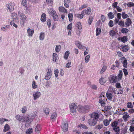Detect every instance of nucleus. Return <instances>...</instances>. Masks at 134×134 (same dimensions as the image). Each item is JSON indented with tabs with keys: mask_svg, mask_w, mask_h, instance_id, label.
<instances>
[{
	"mask_svg": "<svg viewBox=\"0 0 134 134\" xmlns=\"http://www.w3.org/2000/svg\"><path fill=\"white\" fill-rule=\"evenodd\" d=\"M47 12L48 13L53 17L54 21H57L58 19V15H57L56 12L53 8H49L47 9Z\"/></svg>",
	"mask_w": 134,
	"mask_h": 134,
	"instance_id": "nucleus-1",
	"label": "nucleus"
},
{
	"mask_svg": "<svg viewBox=\"0 0 134 134\" xmlns=\"http://www.w3.org/2000/svg\"><path fill=\"white\" fill-rule=\"evenodd\" d=\"M61 128L63 132H66L67 131V122L66 119L63 120V122L61 126Z\"/></svg>",
	"mask_w": 134,
	"mask_h": 134,
	"instance_id": "nucleus-2",
	"label": "nucleus"
},
{
	"mask_svg": "<svg viewBox=\"0 0 134 134\" xmlns=\"http://www.w3.org/2000/svg\"><path fill=\"white\" fill-rule=\"evenodd\" d=\"M69 107L70 111L74 113L76 112V104L74 103H72L70 104Z\"/></svg>",
	"mask_w": 134,
	"mask_h": 134,
	"instance_id": "nucleus-3",
	"label": "nucleus"
},
{
	"mask_svg": "<svg viewBox=\"0 0 134 134\" xmlns=\"http://www.w3.org/2000/svg\"><path fill=\"white\" fill-rule=\"evenodd\" d=\"M20 24L24 26V23L26 19L25 15L23 14H21L20 15Z\"/></svg>",
	"mask_w": 134,
	"mask_h": 134,
	"instance_id": "nucleus-4",
	"label": "nucleus"
},
{
	"mask_svg": "<svg viewBox=\"0 0 134 134\" xmlns=\"http://www.w3.org/2000/svg\"><path fill=\"white\" fill-rule=\"evenodd\" d=\"M75 44L78 48L82 51H84L86 49L85 46L81 44V43L79 41H76L75 42Z\"/></svg>",
	"mask_w": 134,
	"mask_h": 134,
	"instance_id": "nucleus-5",
	"label": "nucleus"
},
{
	"mask_svg": "<svg viewBox=\"0 0 134 134\" xmlns=\"http://www.w3.org/2000/svg\"><path fill=\"white\" fill-rule=\"evenodd\" d=\"M19 23V19H13V20L10 22V24L11 25H13L15 28H16L18 27V25L17 24Z\"/></svg>",
	"mask_w": 134,
	"mask_h": 134,
	"instance_id": "nucleus-6",
	"label": "nucleus"
},
{
	"mask_svg": "<svg viewBox=\"0 0 134 134\" xmlns=\"http://www.w3.org/2000/svg\"><path fill=\"white\" fill-rule=\"evenodd\" d=\"M97 121L96 119L92 118L88 120V123L91 126H94L96 124Z\"/></svg>",
	"mask_w": 134,
	"mask_h": 134,
	"instance_id": "nucleus-7",
	"label": "nucleus"
},
{
	"mask_svg": "<svg viewBox=\"0 0 134 134\" xmlns=\"http://www.w3.org/2000/svg\"><path fill=\"white\" fill-rule=\"evenodd\" d=\"M100 98L99 100V103L101 104V105L104 106L105 103V102L107 100V99L105 98L104 96L100 95Z\"/></svg>",
	"mask_w": 134,
	"mask_h": 134,
	"instance_id": "nucleus-8",
	"label": "nucleus"
},
{
	"mask_svg": "<svg viewBox=\"0 0 134 134\" xmlns=\"http://www.w3.org/2000/svg\"><path fill=\"white\" fill-rule=\"evenodd\" d=\"M120 60H121V63L123 64V67L125 68H127V63L125 57H122L120 58Z\"/></svg>",
	"mask_w": 134,
	"mask_h": 134,
	"instance_id": "nucleus-9",
	"label": "nucleus"
},
{
	"mask_svg": "<svg viewBox=\"0 0 134 134\" xmlns=\"http://www.w3.org/2000/svg\"><path fill=\"white\" fill-rule=\"evenodd\" d=\"M34 114L35 115H34L33 116H29L26 117V122L27 124L30 123L32 121L34 117L36 115V112H34Z\"/></svg>",
	"mask_w": 134,
	"mask_h": 134,
	"instance_id": "nucleus-10",
	"label": "nucleus"
},
{
	"mask_svg": "<svg viewBox=\"0 0 134 134\" xmlns=\"http://www.w3.org/2000/svg\"><path fill=\"white\" fill-rule=\"evenodd\" d=\"M91 117L94 119H96L97 121L98 120L99 117V114L96 112L92 113L91 115Z\"/></svg>",
	"mask_w": 134,
	"mask_h": 134,
	"instance_id": "nucleus-11",
	"label": "nucleus"
},
{
	"mask_svg": "<svg viewBox=\"0 0 134 134\" xmlns=\"http://www.w3.org/2000/svg\"><path fill=\"white\" fill-rule=\"evenodd\" d=\"M77 109L78 111L80 113L85 112L86 111V109L85 106H83L80 105L77 106Z\"/></svg>",
	"mask_w": 134,
	"mask_h": 134,
	"instance_id": "nucleus-12",
	"label": "nucleus"
},
{
	"mask_svg": "<svg viewBox=\"0 0 134 134\" xmlns=\"http://www.w3.org/2000/svg\"><path fill=\"white\" fill-rule=\"evenodd\" d=\"M51 70V68L48 69V71L45 76V79L47 80H49L51 77L52 71Z\"/></svg>",
	"mask_w": 134,
	"mask_h": 134,
	"instance_id": "nucleus-13",
	"label": "nucleus"
},
{
	"mask_svg": "<svg viewBox=\"0 0 134 134\" xmlns=\"http://www.w3.org/2000/svg\"><path fill=\"white\" fill-rule=\"evenodd\" d=\"M14 5L12 2H10L9 4L6 5V7L10 12L13 11L14 9Z\"/></svg>",
	"mask_w": 134,
	"mask_h": 134,
	"instance_id": "nucleus-14",
	"label": "nucleus"
},
{
	"mask_svg": "<svg viewBox=\"0 0 134 134\" xmlns=\"http://www.w3.org/2000/svg\"><path fill=\"white\" fill-rule=\"evenodd\" d=\"M118 80L117 76H111L110 78V82L113 83H116Z\"/></svg>",
	"mask_w": 134,
	"mask_h": 134,
	"instance_id": "nucleus-15",
	"label": "nucleus"
},
{
	"mask_svg": "<svg viewBox=\"0 0 134 134\" xmlns=\"http://www.w3.org/2000/svg\"><path fill=\"white\" fill-rule=\"evenodd\" d=\"M121 120V119H118V121H115L112 122L110 124L111 127L113 128L117 126L118 124V121H120Z\"/></svg>",
	"mask_w": 134,
	"mask_h": 134,
	"instance_id": "nucleus-16",
	"label": "nucleus"
},
{
	"mask_svg": "<svg viewBox=\"0 0 134 134\" xmlns=\"http://www.w3.org/2000/svg\"><path fill=\"white\" fill-rule=\"evenodd\" d=\"M41 95V94L40 92L37 91L35 92L33 95L34 100H36L39 98Z\"/></svg>",
	"mask_w": 134,
	"mask_h": 134,
	"instance_id": "nucleus-17",
	"label": "nucleus"
},
{
	"mask_svg": "<svg viewBox=\"0 0 134 134\" xmlns=\"http://www.w3.org/2000/svg\"><path fill=\"white\" fill-rule=\"evenodd\" d=\"M41 126L40 124L37 125L35 128V131L36 133L38 134L40 132V131L41 130Z\"/></svg>",
	"mask_w": 134,
	"mask_h": 134,
	"instance_id": "nucleus-18",
	"label": "nucleus"
},
{
	"mask_svg": "<svg viewBox=\"0 0 134 134\" xmlns=\"http://www.w3.org/2000/svg\"><path fill=\"white\" fill-rule=\"evenodd\" d=\"M132 21L130 18H128L126 19V20L125 23V24L126 25V27H128L131 24Z\"/></svg>",
	"mask_w": 134,
	"mask_h": 134,
	"instance_id": "nucleus-19",
	"label": "nucleus"
},
{
	"mask_svg": "<svg viewBox=\"0 0 134 134\" xmlns=\"http://www.w3.org/2000/svg\"><path fill=\"white\" fill-rule=\"evenodd\" d=\"M84 15V13L82 11L81 12L80 14H76L75 15L76 17L80 19H82Z\"/></svg>",
	"mask_w": 134,
	"mask_h": 134,
	"instance_id": "nucleus-20",
	"label": "nucleus"
},
{
	"mask_svg": "<svg viewBox=\"0 0 134 134\" xmlns=\"http://www.w3.org/2000/svg\"><path fill=\"white\" fill-rule=\"evenodd\" d=\"M121 47L122 51L124 52H127L129 49L128 46L126 45H125L124 46L123 45H121Z\"/></svg>",
	"mask_w": 134,
	"mask_h": 134,
	"instance_id": "nucleus-21",
	"label": "nucleus"
},
{
	"mask_svg": "<svg viewBox=\"0 0 134 134\" xmlns=\"http://www.w3.org/2000/svg\"><path fill=\"white\" fill-rule=\"evenodd\" d=\"M27 33L29 36H32L34 33V30L33 29L31 30L30 28H28L27 30Z\"/></svg>",
	"mask_w": 134,
	"mask_h": 134,
	"instance_id": "nucleus-22",
	"label": "nucleus"
},
{
	"mask_svg": "<svg viewBox=\"0 0 134 134\" xmlns=\"http://www.w3.org/2000/svg\"><path fill=\"white\" fill-rule=\"evenodd\" d=\"M46 14L44 13H43L41 15V21L43 22H44L46 21Z\"/></svg>",
	"mask_w": 134,
	"mask_h": 134,
	"instance_id": "nucleus-23",
	"label": "nucleus"
},
{
	"mask_svg": "<svg viewBox=\"0 0 134 134\" xmlns=\"http://www.w3.org/2000/svg\"><path fill=\"white\" fill-rule=\"evenodd\" d=\"M106 96L107 98L109 100H111L113 97V95L112 93L108 91L106 93Z\"/></svg>",
	"mask_w": 134,
	"mask_h": 134,
	"instance_id": "nucleus-24",
	"label": "nucleus"
},
{
	"mask_svg": "<svg viewBox=\"0 0 134 134\" xmlns=\"http://www.w3.org/2000/svg\"><path fill=\"white\" fill-rule=\"evenodd\" d=\"M82 11H83L84 13V14H85L86 15H89L91 12V8L88 7L87 8V10H84Z\"/></svg>",
	"mask_w": 134,
	"mask_h": 134,
	"instance_id": "nucleus-25",
	"label": "nucleus"
},
{
	"mask_svg": "<svg viewBox=\"0 0 134 134\" xmlns=\"http://www.w3.org/2000/svg\"><path fill=\"white\" fill-rule=\"evenodd\" d=\"M108 91L110 93H112L113 92H114L115 94H117L115 88L112 87H110L109 88V89L108 90Z\"/></svg>",
	"mask_w": 134,
	"mask_h": 134,
	"instance_id": "nucleus-26",
	"label": "nucleus"
},
{
	"mask_svg": "<svg viewBox=\"0 0 134 134\" xmlns=\"http://www.w3.org/2000/svg\"><path fill=\"white\" fill-rule=\"evenodd\" d=\"M107 15L108 18L110 19H112L114 17V14L111 12L108 13Z\"/></svg>",
	"mask_w": 134,
	"mask_h": 134,
	"instance_id": "nucleus-27",
	"label": "nucleus"
},
{
	"mask_svg": "<svg viewBox=\"0 0 134 134\" xmlns=\"http://www.w3.org/2000/svg\"><path fill=\"white\" fill-rule=\"evenodd\" d=\"M59 10L60 12L66 13V10L63 7H60L59 8Z\"/></svg>",
	"mask_w": 134,
	"mask_h": 134,
	"instance_id": "nucleus-28",
	"label": "nucleus"
},
{
	"mask_svg": "<svg viewBox=\"0 0 134 134\" xmlns=\"http://www.w3.org/2000/svg\"><path fill=\"white\" fill-rule=\"evenodd\" d=\"M78 127H82V129L85 130L87 129H88V127L84 124H80L78 125Z\"/></svg>",
	"mask_w": 134,
	"mask_h": 134,
	"instance_id": "nucleus-29",
	"label": "nucleus"
},
{
	"mask_svg": "<svg viewBox=\"0 0 134 134\" xmlns=\"http://www.w3.org/2000/svg\"><path fill=\"white\" fill-rule=\"evenodd\" d=\"M107 66H106L104 65L102 69L101 70L100 72V74H102L106 70H107Z\"/></svg>",
	"mask_w": 134,
	"mask_h": 134,
	"instance_id": "nucleus-30",
	"label": "nucleus"
},
{
	"mask_svg": "<svg viewBox=\"0 0 134 134\" xmlns=\"http://www.w3.org/2000/svg\"><path fill=\"white\" fill-rule=\"evenodd\" d=\"M118 24L122 28L124 27V20H120Z\"/></svg>",
	"mask_w": 134,
	"mask_h": 134,
	"instance_id": "nucleus-31",
	"label": "nucleus"
},
{
	"mask_svg": "<svg viewBox=\"0 0 134 134\" xmlns=\"http://www.w3.org/2000/svg\"><path fill=\"white\" fill-rule=\"evenodd\" d=\"M10 129V128L9 125L8 124H6L4 126L3 131L4 132L7 131L9 130Z\"/></svg>",
	"mask_w": 134,
	"mask_h": 134,
	"instance_id": "nucleus-32",
	"label": "nucleus"
},
{
	"mask_svg": "<svg viewBox=\"0 0 134 134\" xmlns=\"http://www.w3.org/2000/svg\"><path fill=\"white\" fill-rule=\"evenodd\" d=\"M99 82L100 84H104L106 81V80L105 78L102 77L99 79Z\"/></svg>",
	"mask_w": 134,
	"mask_h": 134,
	"instance_id": "nucleus-33",
	"label": "nucleus"
},
{
	"mask_svg": "<svg viewBox=\"0 0 134 134\" xmlns=\"http://www.w3.org/2000/svg\"><path fill=\"white\" fill-rule=\"evenodd\" d=\"M53 61L54 62H56L57 59L58 55L57 54L55 53H53Z\"/></svg>",
	"mask_w": 134,
	"mask_h": 134,
	"instance_id": "nucleus-34",
	"label": "nucleus"
},
{
	"mask_svg": "<svg viewBox=\"0 0 134 134\" xmlns=\"http://www.w3.org/2000/svg\"><path fill=\"white\" fill-rule=\"evenodd\" d=\"M121 41L123 43L125 42L128 40L127 37L126 36H124L121 38Z\"/></svg>",
	"mask_w": 134,
	"mask_h": 134,
	"instance_id": "nucleus-35",
	"label": "nucleus"
},
{
	"mask_svg": "<svg viewBox=\"0 0 134 134\" xmlns=\"http://www.w3.org/2000/svg\"><path fill=\"white\" fill-rule=\"evenodd\" d=\"M43 111L44 112V113L46 115H48L49 113V109L48 108H45L43 109Z\"/></svg>",
	"mask_w": 134,
	"mask_h": 134,
	"instance_id": "nucleus-36",
	"label": "nucleus"
},
{
	"mask_svg": "<svg viewBox=\"0 0 134 134\" xmlns=\"http://www.w3.org/2000/svg\"><path fill=\"white\" fill-rule=\"evenodd\" d=\"M103 123L104 125L107 126H108L109 124V121L107 119H105L103 121Z\"/></svg>",
	"mask_w": 134,
	"mask_h": 134,
	"instance_id": "nucleus-37",
	"label": "nucleus"
},
{
	"mask_svg": "<svg viewBox=\"0 0 134 134\" xmlns=\"http://www.w3.org/2000/svg\"><path fill=\"white\" fill-rule=\"evenodd\" d=\"M47 4L49 6H52L53 4V0H46Z\"/></svg>",
	"mask_w": 134,
	"mask_h": 134,
	"instance_id": "nucleus-38",
	"label": "nucleus"
},
{
	"mask_svg": "<svg viewBox=\"0 0 134 134\" xmlns=\"http://www.w3.org/2000/svg\"><path fill=\"white\" fill-rule=\"evenodd\" d=\"M12 17L13 19H18V15L16 13H12Z\"/></svg>",
	"mask_w": 134,
	"mask_h": 134,
	"instance_id": "nucleus-39",
	"label": "nucleus"
},
{
	"mask_svg": "<svg viewBox=\"0 0 134 134\" xmlns=\"http://www.w3.org/2000/svg\"><path fill=\"white\" fill-rule=\"evenodd\" d=\"M101 29L100 28H97L96 30V36L99 35L101 33Z\"/></svg>",
	"mask_w": 134,
	"mask_h": 134,
	"instance_id": "nucleus-40",
	"label": "nucleus"
},
{
	"mask_svg": "<svg viewBox=\"0 0 134 134\" xmlns=\"http://www.w3.org/2000/svg\"><path fill=\"white\" fill-rule=\"evenodd\" d=\"M130 117V116L127 114L124 115L123 116V119L124 121H128V118Z\"/></svg>",
	"mask_w": 134,
	"mask_h": 134,
	"instance_id": "nucleus-41",
	"label": "nucleus"
},
{
	"mask_svg": "<svg viewBox=\"0 0 134 134\" xmlns=\"http://www.w3.org/2000/svg\"><path fill=\"white\" fill-rule=\"evenodd\" d=\"M121 15L123 19H125L129 17L128 15L125 14V13L124 12L122 13Z\"/></svg>",
	"mask_w": 134,
	"mask_h": 134,
	"instance_id": "nucleus-42",
	"label": "nucleus"
},
{
	"mask_svg": "<svg viewBox=\"0 0 134 134\" xmlns=\"http://www.w3.org/2000/svg\"><path fill=\"white\" fill-rule=\"evenodd\" d=\"M28 0H22L21 4L22 5H23L24 6L26 7L27 6V2Z\"/></svg>",
	"mask_w": 134,
	"mask_h": 134,
	"instance_id": "nucleus-43",
	"label": "nucleus"
},
{
	"mask_svg": "<svg viewBox=\"0 0 134 134\" xmlns=\"http://www.w3.org/2000/svg\"><path fill=\"white\" fill-rule=\"evenodd\" d=\"M69 20L70 21H71L73 20V14L72 13H69L68 15Z\"/></svg>",
	"mask_w": 134,
	"mask_h": 134,
	"instance_id": "nucleus-44",
	"label": "nucleus"
},
{
	"mask_svg": "<svg viewBox=\"0 0 134 134\" xmlns=\"http://www.w3.org/2000/svg\"><path fill=\"white\" fill-rule=\"evenodd\" d=\"M129 32V30L126 28H123L121 29V32L123 34H126Z\"/></svg>",
	"mask_w": 134,
	"mask_h": 134,
	"instance_id": "nucleus-45",
	"label": "nucleus"
},
{
	"mask_svg": "<svg viewBox=\"0 0 134 134\" xmlns=\"http://www.w3.org/2000/svg\"><path fill=\"white\" fill-rule=\"evenodd\" d=\"M76 27L78 29H81L82 28L81 24L79 22H78L77 23Z\"/></svg>",
	"mask_w": 134,
	"mask_h": 134,
	"instance_id": "nucleus-46",
	"label": "nucleus"
},
{
	"mask_svg": "<svg viewBox=\"0 0 134 134\" xmlns=\"http://www.w3.org/2000/svg\"><path fill=\"white\" fill-rule=\"evenodd\" d=\"M113 130L116 132H119L120 130L119 126H117L115 128H113Z\"/></svg>",
	"mask_w": 134,
	"mask_h": 134,
	"instance_id": "nucleus-47",
	"label": "nucleus"
},
{
	"mask_svg": "<svg viewBox=\"0 0 134 134\" xmlns=\"http://www.w3.org/2000/svg\"><path fill=\"white\" fill-rule=\"evenodd\" d=\"M44 37V33L43 32H41L40 34L39 38L40 40H43Z\"/></svg>",
	"mask_w": 134,
	"mask_h": 134,
	"instance_id": "nucleus-48",
	"label": "nucleus"
},
{
	"mask_svg": "<svg viewBox=\"0 0 134 134\" xmlns=\"http://www.w3.org/2000/svg\"><path fill=\"white\" fill-rule=\"evenodd\" d=\"M26 117L22 116H21V119H20V121L22 122H26Z\"/></svg>",
	"mask_w": 134,
	"mask_h": 134,
	"instance_id": "nucleus-49",
	"label": "nucleus"
},
{
	"mask_svg": "<svg viewBox=\"0 0 134 134\" xmlns=\"http://www.w3.org/2000/svg\"><path fill=\"white\" fill-rule=\"evenodd\" d=\"M122 71H120L119 74L118 75V79L120 80L122 78Z\"/></svg>",
	"mask_w": 134,
	"mask_h": 134,
	"instance_id": "nucleus-50",
	"label": "nucleus"
},
{
	"mask_svg": "<svg viewBox=\"0 0 134 134\" xmlns=\"http://www.w3.org/2000/svg\"><path fill=\"white\" fill-rule=\"evenodd\" d=\"M57 116V113L56 112L53 113L51 115V118L52 119H54L56 118Z\"/></svg>",
	"mask_w": 134,
	"mask_h": 134,
	"instance_id": "nucleus-51",
	"label": "nucleus"
},
{
	"mask_svg": "<svg viewBox=\"0 0 134 134\" xmlns=\"http://www.w3.org/2000/svg\"><path fill=\"white\" fill-rule=\"evenodd\" d=\"M127 106L128 108H132L133 107L132 103L130 102H129L127 103Z\"/></svg>",
	"mask_w": 134,
	"mask_h": 134,
	"instance_id": "nucleus-52",
	"label": "nucleus"
},
{
	"mask_svg": "<svg viewBox=\"0 0 134 134\" xmlns=\"http://www.w3.org/2000/svg\"><path fill=\"white\" fill-rule=\"evenodd\" d=\"M33 130L32 129L30 128L27 130L26 133V134H31Z\"/></svg>",
	"mask_w": 134,
	"mask_h": 134,
	"instance_id": "nucleus-53",
	"label": "nucleus"
},
{
	"mask_svg": "<svg viewBox=\"0 0 134 134\" xmlns=\"http://www.w3.org/2000/svg\"><path fill=\"white\" fill-rule=\"evenodd\" d=\"M8 121V120L5 118H1L0 119V124H2L4 121Z\"/></svg>",
	"mask_w": 134,
	"mask_h": 134,
	"instance_id": "nucleus-54",
	"label": "nucleus"
},
{
	"mask_svg": "<svg viewBox=\"0 0 134 134\" xmlns=\"http://www.w3.org/2000/svg\"><path fill=\"white\" fill-rule=\"evenodd\" d=\"M123 88H121L120 89L118 90V91L116 94H122L123 93Z\"/></svg>",
	"mask_w": 134,
	"mask_h": 134,
	"instance_id": "nucleus-55",
	"label": "nucleus"
},
{
	"mask_svg": "<svg viewBox=\"0 0 134 134\" xmlns=\"http://www.w3.org/2000/svg\"><path fill=\"white\" fill-rule=\"evenodd\" d=\"M61 48L60 46H57L55 48V51L56 52H59L60 51Z\"/></svg>",
	"mask_w": 134,
	"mask_h": 134,
	"instance_id": "nucleus-56",
	"label": "nucleus"
},
{
	"mask_svg": "<svg viewBox=\"0 0 134 134\" xmlns=\"http://www.w3.org/2000/svg\"><path fill=\"white\" fill-rule=\"evenodd\" d=\"M109 34L111 36H114L116 35V32L113 30H111L110 31Z\"/></svg>",
	"mask_w": 134,
	"mask_h": 134,
	"instance_id": "nucleus-57",
	"label": "nucleus"
},
{
	"mask_svg": "<svg viewBox=\"0 0 134 134\" xmlns=\"http://www.w3.org/2000/svg\"><path fill=\"white\" fill-rule=\"evenodd\" d=\"M47 25L49 27H50L51 26V20L50 19H48L47 20Z\"/></svg>",
	"mask_w": 134,
	"mask_h": 134,
	"instance_id": "nucleus-58",
	"label": "nucleus"
},
{
	"mask_svg": "<svg viewBox=\"0 0 134 134\" xmlns=\"http://www.w3.org/2000/svg\"><path fill=\"white\" fill-rule=\"evenodd\" d=\"M128 7H130L134 6V3L132 2H129L127 4Z\"/></svg>",
	"mask_w": 134,
	"mask_h": 134,
	"instance_id": "nucleus-59",
	"label": "nucleus"
},
{
	"mask_svg": "<svg viewBox=\"0 0 134 134\" xmlns=\"http://www.w3.org/2000/svg\"><path fill=\"white\" fill-rule=\"evenodd\" d=\"M90 56L89 55H87L85 58V62L87 63L89 60Z\"/></svg>",
	"mask_w": 134,
	"mask_h": 134,
	"instance_id": "nucleus-60",
	"label": "nucleus"
},
{
	"mask_svg": "<svg viewBox=\"0 0 134 134\" xmlns=\"http://www.w3.org/2000/svg\"><path fill=\"white\" fill-rule=\"evenodd\" d=\"M54 74L55 77L57 78L58 76L59 71L58 69H56L54 70Z\"/></svg>",
	"mask_w": 134,
	"mask_h": 134,
	"instance_id": "nucleus-61",
	"label": "nucleus"
},
{
	"mask_svg": "<svg viewBox=\"0 0 134 134\" xmlns=\"http://www.w3.org/2000/svg\"><path fill=\"white\" fill-rule=\"evenodd\" d=\"M93 18L92 16H91L89 17V18L88 20V22L90 25L93 20Z\"/></svg>",
	"mask_w": 134,
	"mask_h": 134,
	"instance_id": "nucleus-62",
	"label": "nucleus"
},
{
	"mask_svg": "<svg viewBox=\"0 0 134 134\" xmlns=\"http://www.w3.org/2000/svg\"><path fill=\"white\" fill-rule=\"evenodd\" d=\"M108 25L111 27H112L114 25L113 21L111 20H110L108 23Z\"/></svg>",
	"mask_w": 134,
	"mask_h": 134,
	"instance_id": "nucleus-63",
	"label": "nucleus"
},
{
	"mask_svg": "<svg viewBox=\"0 0 134 134\" xmlns=\"http://www.w3.org/2000/svg\"><path fill=\"white\" fill-rule=\"evenodd\" d=\"M118 3L116 2H114L112 6L113 8H116L117 7Z\"/></svg>",
	"mask_w": 134,
	"mask_h": 134,
	"instance_id": "nucleus-64",
	"label": "nucleus"
}]
</instances>
